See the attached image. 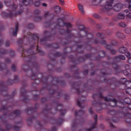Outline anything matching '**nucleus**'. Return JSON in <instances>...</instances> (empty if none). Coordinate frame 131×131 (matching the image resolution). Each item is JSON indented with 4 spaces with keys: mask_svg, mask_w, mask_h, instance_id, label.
<instances>
[{
    "mask_svg": "<svg viewBox=\"0 0 131 131\" xmlns=\"http://www.w3.org/2000/svg\"><path fill=\"white\" fill-rule=\"evenodd\" d=\"M4 4L7 6V7H10L12 9V10L9 11V13H6L5 12L3 13V15H6L5 17H9L10 18H13L14 16H17V15H21L23 13V10H20L18 12H16V10L18 6L15 4H13L11 5V1L10 0H5Z\"/></svg>",
    "mask_w": 131,
    "mask_h": 131,
    "instance_id": "f257e3e1",
    "label": "nucleus"
},
{
    "mask_svg": "<svg viewBox=\"0 0 131 131\" xmlns=\"http://www.w3.org/2000/svg\"><path fill=\"white\" fill-rule=\"evenodd\" d=\"M113 2H114V0H108L105 3L103 9L106 10V11H110V10H112V9H113L114 11H116V12L120 11V10L122 9L123 5L122 4L118 3L113 7Z\"/></svg>",
    "mask_w": 131,
    "mask_h": 131,
    "instance_id": "f03ea898",
    "label": "nucleus"
},
{
    "mask_svg": "<svg viewBox=\"0 0 131 131\" xmlns=\"http://www.w3.org/2000/svg\"><path fill=\"white\" fill-rule=\"evenodd\" d=\"M51 79H52V84H46V86L40 90L41 94H42V92L46 91V90L51 94L56 93V90H52V89H57V84H59V82L56 78L51 77Z\"/></svg>",
    "mask_w": 131,
    "mask_h": 131,
    "instance_id": "7ed1b4c3",
    "label": "nucleus"
},
{
    "mask_svg": "<svg viewBox=\"0 0 131 131\" xmlns=\"http://www.w3.org/2000/svg\"><path fill=\"white\" fill-rule=\"evenodd\" d=\"M31 72L32 73L31 76H29V77L31 78V79L35 80V83L37 84L38 82H39V80L37 79V78H39V75H41L39 74H35L34 71H37L38 66L37 63H32L31 66L30 67Z\"/></svg>",
    "mask_w": 131,
    "mask_h": 131,
    "instance_id": "20e7f679",
    "label": "nucleus"
},
{
    "mask_svg": "<svg viewBox=\"0 0 131 131\" xmlns=\"http://www.w3.org/2000/svg\"><path fill=\"white\" fill-rule=\"evenodd\" d=\"M97 97H99L100 100L103 99L105 102H110V105L111 107H115L116 106V104H117V100L116 99H111L110 98H108L107 97H104L102 95V94H96L93 95L94 99H96Z\"/></svg>",
    "mask_w": 131,
    "mask_h": 131,
    "instance_id": "39448f33",
    "label": "nucleus"
},
{
    "mask_svg": "<svg viewBox=\"0 0 131 131\" xmlns=\"http://www.w3.org/2000/svg\"><path fill=\"white\" fill-rule=\"evenodd\" d=\"M92 42L94 43H101L102 46H104L106 48V50H110L111 51V48H112V46H116L117 43L116 41H112L111 45H107V42L106 41L102 40L101 41L99 40L98 38H95L92 40Z\"/></svg>",
    "mask_w": 131,
    "mask_h": 131,
    "instance_id": "423d86ee",
    "label": "nucleus"
},
{
    "mask_svg": "<svg viewBox=\"0 0 131 131\" xmlns=\"http://www.w3.org/2000/svg\"><path fill=\"white\" fill-rule=\"evenodd\" d=\"M34 47V45H33L31 47V48L27 51H26V53H29L28 54V57H26V59H28V58H30V59L28 60L29 64L30 65L31 64V60H34L35 56L32 55H35L36 54V52H33L32 51V49Z\"/></svg>",
    "mask_w": 131,
    "mask_h": 131,
    "instance_id": "0eeeda50",
    "label": "nucleus"
},
{
    "mask_svg": "<svg viewBox=\"0 0 131 131\" xmlns=\"http://www.w3.org/2000/svg\"><path fill=\"white\" fill-rule=\"evenodd\" d=\"M60 22L63 23V27L66 26V27H71V24H70V23H65L64 21L63 20V18H58L57 27L54 28V29L51 31V34H53L55 29H59V28L61 27V25L60 24Z\"/></svg>",
    "mask_w": 131,
    "mask_h": 131,
    "instance_id": "6e6552de",
    "label": "nucleus"
},
{
    "mask_svg": "<svg viewBox=\"0 0 131 131\" xmlns=\"http://www.w3.org/2000/svg\"><path fill=\"white\" fill-rule=\"evenodd\" d=\"M93 107H96V111H100V110H103V103L101 102V100H99L98 102L96 101H94L92 102Z\"/></svg>",
    "mask_w": 131,
    "mask_h": 131,
    "instance_id": "1a4fd4ad",
    "label": "nucleus"
},
{
    "mask_svg": "<svg viewBox=\"0 0 131 131\" xmlns=\"http://www.w3.org/2000/svg\"><path fill=\"white\" fill-rule=\"evenodd\" d=\"M20 100L24 102L27 101L28 99V96H27V91L25 90L24 88L21 89L20 90Z\"/></svg>",
    "mask_w": 131,
    "mask_h": 131,
    "instance_id": "9d476101",
    "label": "nucleus"
},
{
    "mask_svg": "<svg viewBox=\"0 0 131 131\" xmlns=\"http://www.w3.org/2000/svg\"><path fill=\"white\" fill-rule=\"evenodd\" d=\"M119 52L121 54H126V56L127 58H128V60H130L131 59L130 53L129 52H127V48L124 47H120L119 49Z\"/></svg>",
    "mask_w": 131,
    "mask_h": 131,
    "instance_id": "9b49d317",
    "label": "nucleus"
},
{
    "mask_svg": "<svg viewBox=\"0 0 131 131\" xmlns=\"http://www.w3.org/2000/svg\"><path fill=\"white\" fill-rule=\"evenodd\" d=\"M7 92H8V88L5 85V83L0 82V94L4 96L5 94L7 93Z\"/></svg>",
    "mask_w": 131,
    "mask_h": 131,
    "instance_id": "f8f14e48",
    "label": "nucleus"
},
{
    "mask_svg": "<svg viewBox=\"0 0 131 131\" xmlns=\"http://www.w3.org/2000/svg\"><path fill=\"white\" fill-rule=\"evenodd\" d=\"M85 101H86V99L84 96L81 98H79L78 100H77V106H78L79 108H81V109H83V108H84V105H83L82 103H83V102H85Z\"/></svg>",
    "mask_w": 131,
    "mask_h": 131,
    "instance_id": "ddd939ff",
    "label": "nucleus"
},
{
    "mask_svg": "<svg viewBox=\"0 0 131 131\" xmlns=\"http://www.w3.org/2000/svg\"><path fill=\"white\" fill-rule=\"evenodd\" d=\"M29 38L32 39L33 42H38V36L36 34H32L30 32L28 33Z\"/></svg>",
    "mask_w": 131,
    "mask_h": 131,
    "instance_id": "4468645a",
    "label": "nucleus"
},
{
    "mask_svg": "<svg viewBox=\"0 0 131 131\" xmlns=\"http://www.w3.org/2000/svg\"><path fill=\"white\" fill-rule=\"evenodd\" d=\"M77 85V83H73L72 84V86L74 87V89H75L76 92L78 94V95H80L81 94H82L83 92H84V90H81V85H79V86H76Z\"/></svg>",
    "mask_w": 131,
    "mask_h": 131,
    "instance_id": "2eb2a0df",
    "label": "nucleus"
},
{
    "mask_svg": "<svg viewBox=\"0 0 131 131\" xmlns=\"http://www.w3.org/2000/svg\"><path fill=\"white\" fill-rule=\"evenodd\" d=\"M44 35H46L47 37L45 38H42L40 39V42L41 43V45H46L47 40H48V38L50 37V32L47 31H45L44 32Z\"/></svg>",
    "mask_w": 131,
    "mask_h": 131,
    "instance_id": "dca6fc26",
    "label": "nucleus"
},
{
    "mask_svg": "<svg viewBox=\"0 0 131 131\" xmlns=\"http://www.w3.org/2000/svg\"><path fill=\"white\" fill-rule=\"evenodd\" d=\"M94 120H95V122L92 125V127L86 129V128H83V130H85V131H91L92 129H94V128H96V126L97 125V122L98 120V118H97V115H95L94 116Z\"/></svg>",
    "mask_w": 131,
    "mask_h": 131,
    "instance_id": "f3484780",
    "label": "nucleus"
},
{
    "mask_svg": "<svg viewBox=\"0 0 131 131\" xmlns=\"http://www.w3.org/2000/svg\"><path fill=\"white\" fill-rule=\"evenodd\" d=\"M19 29V24L16 23L15 25V29L14 28H12L10 29V32L12 33L13 36H17V32H18V30Z\"/></svg>",
    "mask_w": 131,
    "mask_h": 131,
    "instance_id": "a211bd4d",
    "label": "nucleus"
},
{
    "mask_svg": "<svg viewBox=\"0 0 131 131\" xmlns=\"http://www.w3.org/2000/svg\"><path fill=\"white\" fill-rule=\"evenodd\" d=\"M17 81H18V76H15L13 81L11 79H8L6 83L7 85H12V84H13L14 82H17Z\"/></svg>",
    "mask_w": 131,
    "mask_h": 131,
    "instance_id": "6ab92c4d",
    "label": "nucleus"
},
{
    "mask_svg": "<svg viewBox=\"0 0 131 131\" xmlns=\"http://www.w3.org/2000/svg\"><path fill=\"white\" fill-rule=\"evenodd\" d=\"M32 3V0H23L22 2L20 3V7H23L24 6H28Z\"/></svg>",
    "mask_w": 131,
    "mask_h": 131,
    "instance_id": "aec40b11",
    "label": "nucleus"
},
{
    "mask_svg": "<svg viewBox=\"0 0 131 131\" xmlns=\"http://www.w3.org/2000/svg\"><path fill=\"white\" fill-rule=\"evenodd\" d=\"M78 127V122L77 121V119H75L73 120V123H72V129L73 130L76 129Z\"/></svg>",
    "mask_w": 131,
    "mask_h": 131,
    "instance_id": "412c9836",
    "label": "nucleus"
},
{
    "mask_svg": "<svg viewBox=\"0 0 131 131\" xmlns=\"http://www.w3.org/2000/svg\"><path fill=\"white\" fill-rule=\"evenodd\" d=\"M85 113V112L82 110L76 111L75 112V117H78V116H81V115H83Z\"/></svg>",
    "mask_w": 131,
    "mask_h": 131,
    "instance_id": "4be33fe9",
    "label": "nucleus"
},
{
    "mask_svg": "<svg viewBox=\"0 0 131 131\" xmlns=\"http://www.w3.org/2000/svg\"><path fill=\"white\" fill-rule=\"evenodd\" d=\"M6 70V74H9V70H7V66L4 63L0 64V71Z\"/></svg>",
    "mask_w": 131,
    "mask_h": 131,
    "instance_id": "5701e85b",
    "label": "nucleus"
},
{
    "mask_svg": "<svg viewBox=\"0 0 131 131\" xmlns=\"http://www.w3.org/2000/svg\"><path fill=\"white\" fill-rule=\"evenodd\" d=\"M125 18V15L123 13H119L116 17V20H123Z\"/></svg>",
    "mask_w": 131,
    "mask_h": 131,
    "instance_id": "b1692460",
    "label": "nucleus"
},
{
    "mask_svg": "<svg viewBox=\"0 0 131 131\" xmlns=\"http://www.w3.org/2000/svg\"><path fill=\"white\" fill-rule=\"evenodd\" d=\"M36 111V109L33 108V107H29L27 110V113L29 114V115H30V114H32V113H34Z\"/></svg>",
    "mask_w": 131,
    "mask_h": 131,
    "instance_id": "393cba45",
    "label": "nucleus"
},
{
    "mask_svg": "<svg viewBox=\"0 0 131 131\" xmlns=\"http://www.w3.org/2000/svg\"><path fill=\"white\" fill-rule=\"evenodd\" d=\"M21 115V113L18 110L13 111L12 114H9V116H19Z\"/></svg>",
    "mask_w": 131,
    "mask_h": 131,
    "instance_id": "a878e982",
    "label": "nucleus"
},
{
    "mask_svg": "<svg viewBox=\"0 0 131 131\" xmlns=\"http://www.w3.org/2000/svg\"><path fill=\"white\" fill-rule=\"evenodd\" d=\"M125 59V57L122 55H120L118 56H116L114 58V61L115 62H117L118 60H124Z\"/></svg>",
    "mask_w": 131,
    "mask_h": 131,
    "instance_id": "bb28decb",
    "label": "nucleus"
},
{
    "mask_svg": "<svg viewBox=\"0 0 131 131\" xmlns=\"http://www.w3.org/2000/svg\"><path fill=\"white\" fill-rule=\"evenodd\" d=\"M46 107L47 108L43 109V113H51V114H54V113L52 112V110L48 108H49L48 105H46Z\"/></svg>",
    "mask_w": 131,
    "mask_h": 131,
    "instance_id": "cd10ccee",
    "label": "nucleus"
},
{
    "mask_svg": "<svg viewBox=\"0 0 131 131\" xmlns=\"http://www.w3.org/2000/svg\"><path fill=\"white\" fill-rule=\"evenodd\" d=\"M59 32L60 34H64V33H67V34H69L71 31L70 30H67V31H65L64 29H60L59 30Z\"/></svg>",
    "mask_w": 131,
    "mask_h": 131,
    "instance_id": "c85d7f7f",
    "label": "nucleus"
},
{
    "mask_svg": "<svg viewBox=\"0 0 131 131\" xmlns=\"http://www.w3.org/2000/svg\"><path fill=\"white\" fill-rule=\"evenodd\" d=\"M7 53H8V51H7V50L4 49H0V57H3V55H6Z\"/></svg>",
    "mask_w": 131,
    "mask_h": 131,
    "instance_id": "c756f323",
    "label": "nucleus"
},
{
    "mask_svg": "<svg viewBox=\"0 0 131 131\" xmlns=\"http://www.w3.org/2000/svg\"><path fill=\"white\" fill-rule=\"evenodd\" d=\"M22 69H23L24 71H27L28 70V72H31V70H29V67L25 64L22 66Z\"/></svg>",
    "mask_w": 131,
    "mask_h": 131,
    "instance_id": "7c9ffc66",
    "label": "nucleus"
},
{
    "mask_svg": "<svg viewBox=\"0 0 131 131\" xmlns=\"http://www.w3.org/2000/svg\"><path fill=\"white\" fill-rule=\"evenodd\" d=\"M78 7L81 13H82V14H84V10H83V6L80 4H78Z\"/></svg>",
    "mask_w": 131,
    "mask_h": 131,
    "instance_id": "2f4dec72",
    "label": "nucleus"
},
{
    "mask_svg": "<svg viewBox=\"0 0 131 131\" xmlns=\"http://www.w3.org/2000/svg\"><path fill=\"white\" fill-rule=\"evenodd\" d=\"M12 109V107H6V105H3L2 107L0 109V111H7V110H11Z\"/></svg>",
    "mask_w": 131,
    "mask_h": 131,
    "instance_id": "473e14b6",
    "label": "nucleus"
},
{
    "mask_svg": "<svg viewBox=\"0 0 131 131\" xmlns=\"http://www.w3.org/2000/svg\"><path fill=\"white\" fill-rule=\"evenodd\" d=\"M126 13V16L127 19H129L131 18V12L128 11V10H126L124 11Z\"/></svg>",
    "mask_w": 131,
    "mask_h": 131,
    "instance_id": "72a5a7b5",
    "label": "nucleus"
},
{
    "mask_svg": "<svg viewBox=\"0 0 131 131\" xmlns=\"http://www.w3.org/2000/svg\"><path fill=\"white\" fill-rule=\"evenodd\" d=\"M84 32L85 33L86 36H87L88 39H90V41H91V38H92L93 37V34H92L91 33H88L85 31H84Z\"/></svg>",
    "mask_w": 131,
    "mask_h": 131,
    "instance_id": "f704fd0d",
    "label": "nucleus"
},
{
    "mask_svg": "<svg viewBox=\"0 0 131 131\" xmlns=\"http://www.w3.org/2000/svg\"><path fill=\"white\" fill-rule=\"evenodd\" d=\"M41 5V2H40V0H37L34 3V6L35 7H38L39 6Z\"/></svg>",
    "mask_w": 131,
    "mask_h": 131,
    "instance_id": "c9c22d12",
    "label": "nucleus"
},
{
    "mask_svg": "<svg viewBox=\"0 0 131 131\" xmlns=\"http://www.w3.org/2000/svg\"><path fill=\"white\" fill-rule=\"evenodd\" d=\"M117 112L114 110H111L108 112V114H110L111 115H115L117 114Z\"/></svg>",
    "mask_w": 131,
    "mask_h": 131,
    "instance_id": "e433bc0d",
    "label": "nucleus"
},
{
    "mask_svg": "<svg viewBox=\"0 0 131 131\" xmlns=\"http://www.w3.org/2000/svg\"><path fill=\"white\" fill-rule=\"evenodd\" d=\"M126 118H127V120H126L127 122H129V123H131V122H129V120H128V119L131 120V114L130 113H127Z\"/></svg>",
    "mask_w": 131,
    "mask_h": 131,
    "instance_id": "4c0bfd02",
    "label": "nucleus"
},
{
    "mask_svg": "<svg viewBox=\"0 0 131 131\" xmlns=\"http://www.w3.org/2000/svg\"><path fill=\"white\" fill-rule=\"evenodd\" d=\"M37 52H38L40 55H43V54H45L43 51L40 50V48H38V46H37Z\"/></svg>",
    "mask_w": 131,
    "mask_h": 131,
    "instance_id": "58836bf2",
    "label": "nucleus"
},
{
    "mask_svg": "<svg viewBox=\"0 0 131 131\" xmlns=\"http://www.w3.org/2000/svg\"><path fill=\"white\" fill-rule=\"evenodd\" d=\"M54 9L55 10V12L56 13H59L61 10V7H60L59 6H56L54 7Z\"/></svg>",
    "mask_w": 131,
    "mask_h": 131,
    "instance_id": "ea45409f",
    "label": "nucleus"
},
{
    "mask_svg": "<svg viewBox=\"0 0 131 131\" xmlns=\"http://www.w3.org/2000/svg\"><path fill=\"white\" fill-rule=\"evenodd\" d=\"M42 125L40 123V122L38 121L35 125L36 128H41Z\"/></svg>",
    "mask_w": 131,
    "mask_h": 131,
    "instance_id": "a19ab883",
    "label": "nucleus"
},
{
    "mask_svg": "<svg viewBox=\"0 0 131 131\" xmlns=\"http://www.w3.org/2000/svg\"><path fill=\"white\" fill-rule=\"evenodd\" d=\"M123 73L124 75H126V76H128V77H129V76H131V74L128 73V71L125 70L123 72Z\"/></svg>",
    "mask_w": 131,
    "mask_h": 131,
    "instance_id": "79ce46f5",
    "label": "nucleus"
},
{
    "mask_svg": "<svg viewBox=\"0 0 131 131\" xmlns=\"http://www.w3.org/2000/svg\"><path fill=\"white\" fill-rule=\"evenodd\" d=\"M97 36H98L99 37H100L102 39L105 37V36L104 35V34H102L101 33H98L97 34Z\"/></svg>",
    "mask_w": 131,
    "mask_h": 131,
    "instance_id": "37998d69",
    "label": "nucleus"
},
{
    "mask_svg": "<svg viewBox=\"0 0 131 131\" xmlns=\"http://www.w3.org/2000/svg\"><path fill=\"white\" fill-rule=\"evenodd\" d=\"M101 72V74H102V75H106V74H110V73H107V71H106V70H105V69L102 70Z\"/></svg>",
    "mask_w": 131,
    "mask_h": 131,
    "instance_id": "c03bdc74",
    "label": "nucleus"
},
{
    "mask_svg": "<svg viewBox=\"0 0 131 131\" xmlns=\"http://www.w3.org/2000/svg\"><path fill=\"white\" fill-rule=\"evenodd\" d=\"M125 32L127 34H129L131 32L130 28H126V29L125 30Z\"/></svg>",
    "mask_w": 131,
    "mask_h": 131,
    "instance_id": "a18cd8bd",
    "label": "nucleus"
},
{
    "mask_svg": "<svg viewBox=\"0 0 131 131\" xmlns=\"http://www.w3.org/2000/svg\"><path fill=\"white\" fill-rule=\"evenodd\" d=\"M46 27H51V21H47L45 23Z\"/></svg>",
    "mask_w": 131,
    "mask_h": 131,
    "instance_id": "49530a36",
    "label": "nucleus"
},
{
    "mask_svg": "<svg viewBox=\"0 0 131 131\" xmlns=\"http://www.w3.org/2000/svg\"><path fill=\"white\" fill-rule=\"evenodd\" d=\"M84 28H85V27H84V26L83 25H79L78 26V29H79V30H80L81 31H82V30H84Z\"/></svg>",
    "mask_w": 131,
    "mask_h": 131,
    "instance_id": "de8ad7c7",
    "label": "nucleus"
},
{
    "mask_svg": "<svg viewBox=\"0 0 131 131\" xmlns=\"http://www.w3.org/2000/svg\"><path fill=\"white\" fill-rule=\"evenodd\" d=\"M128 100H130L129 99V98H125L123 101H124V102H123V104H129V102H128Z\"/></svg>",
    "mask_w": 131,
    "mask_h": 131,
    "instance_id": "09e8293b",
    "label": "nucleus"
},
{
    "mask_svg": "<svg viewBox=\"0 0 131 131\" xmlns=\"http://www.w3.org/2000/svg\"><path fill=\"white\" fill-rule=\"evenodd\" d=\"M105 56H106V53H105V51H101V55L99 56V59H101L102 57H105Z\"/></svg>",
    "mask_w": 131,
    "mask_h": 131,
    "instance_id": "8fccbe9b",
    "label": "nucleus"
},
{
    "mask_svg": "<svg viewBox=\"0 0 131 131\" xmlns=\"http://www.w3.org/2000/svg\"><path fill=\"white\" fill-rule=\"evenodd\" d=\"M119 26L121 27H126V24L123 22H121L119 24Z\"/></svg>",
    "mask_w": 131,
    "mask_h": 131,
    "instance_id": "3c124183",
    "label": "nucleus"
},
{
    "mask_svg": "<svg viewBox=\"0 0 131 131\" xmlns=\"http://www.w3.org/2000/svg\"><path fill=\"white\" fill-rule=\"evenodd\" d=\"M10 41H6L5 42V46L6 47V48H8V47H10Z\"/></svg>",
    "mask_w": 131,
    "mask_h": 131,
    "instance_id": "603ef678",
    "label": "nucleus"
},
{
    "mask_svg": "<svg viewBox=\"0 0 131 131\" xmlns=\"http://www.w3.org/2000/svg\"><path fill=\"white\" fill-rule=\"evenodd\" d=\"M52 14H51L50 12H46V13H45V17H46V18H47V17H50V16H51V15H52Z\"/></svg>",
    "mask_w": 131,
    "mask_h": 131,
    "instance_id": "864d4df0",
    "label": "nucleus"
},
{
    "mask_svg": "<svg viewBox=\"0 0 131 131\" xmlns=\"http://www.w3.org/2000/svg\"><path fill=\"white\" fill-rule=\"evenodd\" d=\"M62 104H61V103H57V107L56 108H55V111H57V110L60 111V110H59V108H59V107H62Z\"/></svg>",
    "mask_w": 131,
    "mask_h": 131,
    "instance_id": "5fc2aeb1",
    "label": "nucleus"
},
{
    "mask_svg": "<svg viewBox=\"0 0 131 131\" xmlns=\"http://www.w3.org/2000/svg\"><path fill=\"white\" fill-rule=\"evenodd\" d=\"M11 70H12V71H16V66H15L14 64H13L11 67Z\"/></svg>",
    "mask_w": 131,
    "mask_h": 131,
    "instance_id": "6e6d98bb",
    "label": "nucleus"
},
{
    "mask_svg": "<svg viewBox=\"0 0 131 131\" xmlns=\"http://www.w3.org/2000/svg\"><path fill=\"white\" fill-rule=\"evenodd\" d=\"M60 114L61 115H65L66 114V111L65 110H60Z\"/></svg>",
    "mask_w": 131,
    "mask_h": 131,
    "instance_id": "4d7b16f0",
    "label": "nucleus"
},
{
    "mask_svg": "<svg viewBox=\"0 0 131 131\" xmlns=\"http://www.w3.org/2000/svg\"><path fill=\"white\" fill-rule=\"evenodd\" d=\"M113 68H114V69H115V70H117L118 69V67L116 64H113Z\"/></svg>",
    "mask_w": 131,
    "mask_h": 131,
    "instance_id": "13d9d810",
    "label": "nucleus"
},
{
    "mask_svg": "<svg viewBox=\"0 0 131 131\" xmlns=\"http://www.w3.org/2000/svg\"><path fill=\"white\" fill-rule=\"evenodd\" d=\"M55 57H59V56H61V53L60 52H55L54 54Z\"/></svg>",
    "mask_w": 131,
    "mask_h": 131,
    "instance_id": "bf43d9fd",
    "label": "nucleus"
},
{
    "mask_svg": "<svg viewBox=\"0 0 131 131\" xmlns=\"http://www.w3.org/2000/svg\"><path fill=\"white\" fill-rule=\"evenodd\" d=\"M112 120L113 122H117V121H118V119H117V118H113Z\"/></svg>",
    "mask_w": 131,
    "mask_h": 131,
    "instance_id": "052dcab7",
    "label": "nucleus"
},
{
    "mask_svg": "<svg viewBox=\"0 0 131 131\" xmlns=\"http://www.w3.org/2000/svg\"><path fill=\"white\" fill-rule=\"evenodd\" d=\"M5 63H6V64H9V63H11V60H10L9 58H6Z\"/></svg>",
    "mask_w": 131,
    "mask_h": 131,
    "instance_id": "680f3d73",
    "label": "nucleus"
},
{
    "mask_svg": "<svg viewBox=\"0 0 131 131\" xmlns=\"http://www.w3.org/2000/svg\"><path fill=\"white\" fill-rule=\"evenodd\" d=\"M117 36H118V37H122V34L120 33V32H118L117 33Z\"/></svg>",
    "mask_w": 131,
    "mask_h": 131,
    "instance_id": "e2e57ef3",
    "label": "nucleus"
},
{
    "mask_svg": "<svg viewBox=\"0 0 131 131\" xmlns=\"http://www.w3.org/2000/svg\"><path fill=\"white\" fill-rule=\"evenodd\" d=\"M89 113H91V114H94V111H93V108L90 107V108H89Z\"/></svg>",
    "mask_w": 131,
    "mask_h": 131,
    "instance_id": "0e129e2a",
    "label": "nucleus"
},
{
    "mask_svg": "<svg viewBox=\"0 0 131 131\" xmlns=\"http://www.w3.org/2000/svg\"><path fill=\"white\" fill-rule=\"evenodd\" d=\"M45 102H47V99L46 98H42L41 100V103H45Z\"/></svg>",
    "mask_w": 131,
    "mask_h": 131,
    "instance_id": "69168bd1",
    "label": "nucleus"
},
{
    "mask_svg": "<svg viewBox=\"0 0 131 131\" xmlns=\"http://www.w3.org/2000/svg\"><path fill=\"white\" fill-rule=\"evenodd\" d=\"M111 54H116V50H114V49H112L111 50Z\"/></svg>",
    "mask_w": 131,
    "mask_h": 131,
    "instance_id": "338daca9",
    "label": "nucleus"
},
{
    "mask_svg": "<svg viewBox=\"0 0 131 131\" xmlns=\"http://www.w3.org/2000/svg\"><path fill=\"white\" fill-rule=\"evenodd\" d=\"M58 130V129L56 127H53L52 128V130L51 131H57Z\"/></svg>",
    "mask_w": 131,
    "mask_h": 131,
    "instance_id": "774afa93",
    "label": "nucleus"
}]
</instances>
